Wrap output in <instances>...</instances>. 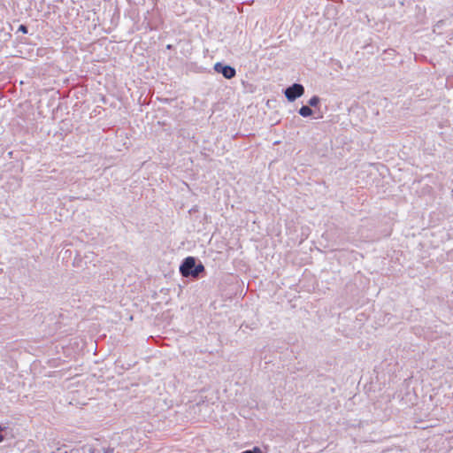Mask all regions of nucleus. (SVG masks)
I'll use <instances>...</instances> for the list:
<instances>
[{"mask_svg": "<svg viewBox=\"0 0 453 453\" xmlns=\"http://www.w3.org/2000/svg\"><path fill=\"white\" fill-rule=\"evenodd\" d=\"M89 452L90 453H113L114 452V449L111 448V447L102 448L100 449H90Z\"/></svg>", "mask_w": 453, "mask_h": 453, "instance_id": "obj_5", "label": "nucleus"}, {"mask_svg": "<svg viewBox=\"0 0 453 453\" xmlns=\"http://www.w3.org/2000/svg\"><path fill=\"white\" fill-rule=\"evenodd\" d=\"M19 32H21L23 34H27L28 30H27V27L26 25H20L19 27V29H18Z\"/></svg>", "mask_w": 453, "mask_h": 453, "instance_id": "obj_8", "label": "nucleus"}, {"mask_svg": "<svg viewBox=\"0 0 453 453\" xmlns=\"http://www.w3.org/2000/svg\"><path fill=\"white\" fill-rule=\"evenodd\" d=\"M286 98L294 102L304 94V87L299 83H294L284 90Z\"/></svg>", "mask_w": 453, "mask_h": 453, "instance_id": "obj_2", "label": "nucleus"}, {"mask_svg": "<svg viewBox=\"0 0 453 453\" xmlns=\"http://www.w3.org/2000/svg\"><path fill=\"white\" fill-rule=\"evenodd\" d=\"M298 113H299L302 117L307 118V117H310V116H311V115H312L313 111L311 110V108L309 105H303V106L299 109Z\"/></svg>", "mask_w": 453, "mask_h": 453, "instance_id": "obj_4", "label": "nucleus"}, {"mask_svg": "<svg viewBox=\"0 0 453 453\" xmlns=\"http://www.w3.org/2000/svg\"><path fill=\"white\" fill-rule=\"evenodd\" d=\"M242 453H263L259 447H254L252 449H247L242 451Z\"/></svg>", "mask_w": 453, "mask_h": 453, "instance_id": "obj_7", "label": "nucleus"}, {"mask_svg": "<svg viewBox=\"0 0 453 453\" xmlns=\"http://www.w3.org/2000/svg\"><path fill=\"white\" fill-rule=\"evenodd\" d=\"M214 70L217 73H221L226 79L228 80L234 78L236 75V71L233 66L224 65L219 62L215 64Z\"/></svg>", "mask_w": 453, "mask_h": 453, "instance_id": "obj_3", "label": "nucleus"}, {"mask_svg": "<svg viewBox=\"0 0 453 453\" xmlns=\"http://www.w3.org/2000/svg\"><path fill=\"white\" fill-rule=\"evenodd\" d=\"M180 273L185 278L198 279L203 273H205L204 265L194 257H188L180 265Z\"/></svg>", "mask_w": 453, "mask_h": 453, "instance_id": "obj_1", "label": "nucleus"}, {"mask_svg": "<svg viewBox=\"0 0 453 453\" xmlns=\"http://www.w3.org/2000/svg\"><path fill=\"white\" fill-rule=\"evenodd\" d=\"M320 102V98L318 96H313L309 101L310 107H317Z\"/></svg>", "mask_w": 453, "mask_h": 453, "instance_id": "obj_6", "label": "nucleus"}, {"mask_svg": "<svg viewBox=\"0 0 453 453\" xmlns=\"http://www.w3.org/2000/svg\"><path fill=\"white\" fill-rule=\"evenodd\" d=\"M4 431V427L0 426V442H2L4 440V436L2 434V432Z\"/></svg>", "mask_w": 453, "mask_h": 453, "instance_id": "obj_9", "label": "nucleus"}]
</instances>
